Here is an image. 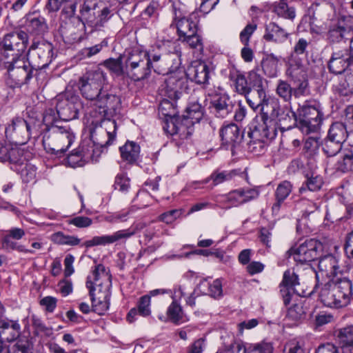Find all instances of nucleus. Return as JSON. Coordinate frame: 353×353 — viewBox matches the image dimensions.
<instances>
[{
    "mask_svg": "<svg viewBox=\"0 0 353 353\" xmlns=\"http://www.w3.org/2000/svg\"><path fill=\"white\" fill-rule=\"evenodd\" d=\"M323 285L319 298L325 306L339 308L350 303L352 294V284L350 279L345 277L327 279Z\"/></svg>",
    "mask_w": 353,
    "mask_h": 353,
    "instance_id": "1",
    "label": "nucleus"
},
{
    "mask_svg": "<svg viewBox=\"0 0 353 353\" xmlns=\"http://www.w3.org/2000/svg\"><path fill=\"white\" fill-rule=\"evenodd\" d=\"M29 37L23 30L6 34L0 41V62L10 64L13 61L25 57Z\"/></svg>",
    "mask_w": 353,
    "mask_h": 353,
    "instance_id": "2",
    "label": "nucleus"
},
{
    "mask_svg": "<svg viewBox=\"0 0 353 353\" xmlns=\"http://www.w3.org/2000/svg\"><path fill=\"white\" fill-rule=\"evenodd\" d=\"M74 139V134L70 127L52 125L44 132L42 143L48 153L59 155L65 153Z\"/></svg>",
    "mask_w": 353,
    "mask_h": 353,
    "instance_id": "3",
    "label": "nucleus"
},
{
    "mask_svg": "<svg viewBox=\"0 0 353 353\" xmlns=\"http://www.w3.org/2000/svg\"><path fill=\"white\" fill-rule=\"evenodd\" d=\"M106 74L100 69L89 70L79 77L78 88L83 98L94 101L105 88Z\"/></svg>",
    "mask_w": 353,
    "mask_h": 353,
    "instance_id": "4",
    "label": "nucleus"
},
{
    "mask_svg": "<svg viewBox=\"0 0 353 353\" xmlns=\"http://www.w3.org/2000/svg\"><path fill=\"white\" fill-rule=\"evenodd\" d=\"M250 141L248 143V150L255 155H259L265 151L269 141L276 136L275 123H259L255 124L248 132Z\"/></svg>",
    "mask_w": 353,
    "mask_h": 353,
    "instance_id": "5",
    "label": "nucleus"
},
{
    "mask_svg": "<svg viewBox=\"0 0 353 353\" xmlns=\"http://www.w3.org/2000/svg\"><path fill=\"white\" fill-rule=\"evenodd\" d=\"M312 263H310V268H312L316 275V283L314 290L310 292H316L320 286H323L327 279H334L339 269L338 261L332 254H326L319 258Z\"/></svg>",
    "mask_w": 353,
    "mask_h": 353,
    "instance_id": "6",
    "label": "nucleus"
},
{
    "mask_svg": "<svg viewBox=\"0 0 353 353\" xmlns=\"http://www.w3.org/2000/svg\"><path fill=\"white\" fill-rule=\"evenodd\" d=\"M52 51L53 46L51 43L34 40L26 54L27 61L35 70L46 68L52 60Z\"/></svg>",
    "mask_w": 353,
    "mask_h": 353,
    "instance_id": "7",
    "label": "nucleus"
},
{
    "mask_svg": "<svg viewBox=\"0 0 353 353\" xmlns=\"http://www.w3.org/2000/svg\"><path fill=\"white\" fill-rule=\"evenodd\" d=\"M56 108L59 119L70 121L78 117L80 110L83 108V103L78 95L67 91L57 96Z\"/></svg>",
    "mask_w": 353,
    "mask_h": 353,
    "instance_id": "8",
    "label": "nucleus"
},
{
    "mask_svg": "<svg viewBox=\"0 0 353 353\" xmlns=\"http://www.w3.org/2000/svg\"><path fill=\"white\" fill-rule=\"evenodd\" d=\"M246 101L250 107L254 110H256L260 108V114L256 116L255 118L256 124L259 123H268V121H270V123H275L274 119V110H272V112L270 113L269 108L270 104L268 100L266 99L265 91L263 88L256 89V90L251 91L248 94L245 95Z\"/></svg>",
    "mask_w": 353,
    "mask_h": 353,
    "instance_id": "9",
    "label": "nucleus"
},
{
    "mask_svg": "<svg viewBox=\"0 0 353 353\" xmlns=\"http://www.w3.org/2000/svg\"><path fill=\"white\" fill-rule=\"evenodd\" d=\"M3 65L7 69L9 77L18 85L27 83L32 78L35 70L31 64L25 60V57L14 60L10 64L4 63Z\"/></svg>",
    "mask_w": 353,
    "mask_h": 353,
    "instance_id": "10",
    "label": "nucleus"
},
{
    "mask_svg": "<svg viewBox=\"0 0 353 353\" xmlns=\"http://www.w3.org/2000/svg\"><path fill=\"white\" fill-rule=\"evenodd\" d=\"M187 79L181 72L170 73L161 85V94L171 100H177L187 90Z\"/></svg>",
    "mask_w": 353,
    "mask_h": 353,
    "instance_id": "11",
    "label": "nucleus"
},
{
    "mask_svg": "<svg viewBox=\"0 0 353 353\" xmlns=\"http://www.w3.org/2000/svg\"><path fill=\"white\" fill-rule=\"evenodd\" d=\"M259 191L256 188H240L223 196L221 203L226 208L238 207L257 199Z\"/></svg>",
    "mask_w": 353,
    "mask_h": 353,
    "instance_id": "12",
    "label": "nucleus"
},
{
    "mask_svg": "<svg viewBox=\"0 0 353 353\" xmlns=\"http://www.w3.org/2000/svg\"><path fill=\"white\" fill-rule=\"evenodd\" d=\"M99 113L103 117H111L119 113L121 102L119 96L108 91L105 88L94 100Z\"/></svg>",
    "mask_w": 353,
    "mask_h": 353,
    "instance_id": "13",
    "label": "nucleus"
},
{
    "mask_svg": "<svg viewBox=\"0 0 353 353\" xmlns=\"http://www.w3.org/2000/svg\"><path fill=\"white\" fill-rule=\"evenodd\" d=\"M353 63V37L350 42L349 50H336L332 55L328 67L332 73L341 74Z\"/></svg>",
    "mask_w": 353,
    "mask_h": 353,
    "instance_id": "14",
    "label": "nucleus"
},
{
    "mask_svg": "<svg viewBox=\"0 0 353 353\" xmlns=\"http://www.w3.org/2000/svg\"><path fill=\"white\" fill-rule=\"evenodd\" d=\"M26 120L17 117L11 121L5 130L6 137L14 144H25L30 139Z\"/></svg>",
    "mask_w": 353,
    "mask_h": 353,
    "instance_id": "15",
    "label": "nucleus"
},
{
    "mask_svg": "<svg viewBox=\"0 0 353 353\" xmlns=\"http://www.w3.org/2000/svg\"><path fill=\"white\" fill-rule=\"evenodd\" d=\"M86 287L89 289V294L91 296L92 311L99 315L104 314L110 305L109 285H105L103 290L99 289L98 293L95 294H94L93 283L88 278L86 281Z\"/></svg>",
    "mask_w": 353,
    "mask_h": 353,
    "instance_id": "16",
    "label": "nucleus"
},
{
    "mask_svg": "<svg viewBox=\"0 0 353 353\" xmlns=\"http://www.w3.org/2000/svg\"><path fill=\"white\" fill-rule=\"evenodd\" d=\"M324 119V114L320 103L316 101H313L312 104L310 103V133L314 132L316 134L314 137L310 136V148H317L319 146V139L321 138L320 132Z\"/></svg>",
    "mask_w": 353,
    "mask_h": 353,
    "instance_id": "17",
    "label": "nucleus"
},
{
    "mask_svg": "<svg viewBox=\"0 0 353 353\" xmlns=\"http://www.w3.org/2000/svg\"><path fill=\"white\" fill-rule=\"evenodd\" d=\"M135 234V230L131 228L121 230L110 235L95 236L90 240L85 241L82 245L87 248L112 244L122 239H127Z\"/></svg>",
    "mask_w": 353,
    "mask_h": 353,
    "instance_id": "18",
    "label": "nucleus"
},
{
    "mask_svg": "<svg viewBox=\"0 0 353 353\" xmlns=\"http://www.w3.org/2000/svg\"><path fill=\"white\" fill-rule=\"evenodd\" d=\"M6 234L2 239V246L8 250H17L23 253L33 254L34 251L25 248L24 245L19 244L15 241L21 239L25 235V230L19 228H12L6 230Z\"/></svg>",
    "mask_w": 353,
    "mask_h": 353,
    "instance_id": "19",
    "label": "nucleus"
},
{
    "mask_svg": "<svg viewBox=\"0 0 353 353\" xmlns=\"http://www.w3.org/2000/svg\"><path fill=\"white\" fill-rule=\"evenodd\" d=\"M212 112L216 117L225 118L232 112L233 104L228 95L219 93L211 98Z\"/></svg>",
    "mask_w": 353,
    "mask_h": 353,
    "instance_id": "20",
    "label": "nucleus"
},
{
    "mask_svg": "<svg viewBox=\"0 0 353 353\" xmlns=\"http://www.w3.org/2000/svg\"><path fill=\"white\" fill-rule=\"evenodd\" d=\"M186 76L197 84H205L208 83L210 78L209 66L204 61H194L188 66Z\"/></svg>",
    "mask_w": 353,
    "mask_h": 353,
    "instance_id": "21",
    "label": "nucleus"
},
{
    "mask_svg": "<svg viewBox=\"0 0 353 353\" xmlns=\"http://www.w3.org/2000/svg\"><path fill=\"white\" fill-rule=\"evenodd\" d=\"M353 33V17H347L339 21L336 28L329 31V38L332 42H341L351 37Z\"/></svg>",
    "mask_w": 353,
    "mask_h": 353,
    "instance_id": "22",
    "label": "nucleus"
},
{
    "mask_svg": "<svg viewBox=\"0 0 353 353\" xmlns=\"http://www.w3.org/2000/svg\"><path fill=\"white\" fill-rule=\"evenodd\" d=\"M21 334V325L17 320L8 318L0 319V340L11 342L15 341Z\"/></svg>",
    "mask_w": 353,
    "mask_h": 353,
    "instance_id": "23",
    "label": "nucleus"
},
{
    "mask_svg": "<svg viewBox=\"0 0 353 353\" xmlns=\"http://www.w3.org/2000/svg\"><path fill=\"white\" fill-rule=\"evenodd\" d=\"M219 134L222 143L232 148L240 143L243 139V134L235 123L223 125L219 130Z\"/></svg>",
    "mask_w": 353,
    "mask_h": 353,
    "instance_id": "24",
    "label": "nucleus"
},
{
    "mask_svg": "<svg viewBox=\"0 0 353 353\" xmlns=\"http://www.w3.org/2000/svg\"><path fill=\"white\" fill-rule=\"evenodd\" d=\"M81 0H48L46 6L49 12H57L63 7L62 12L67 17L71 18L75 15L77 5Z\"/></svg>",
    "mask_w": 353,
    "mask_h": 353,
    "instance_id": "25",
    "label": "nucleus"
},
{
    "mask_svg": "<svg viewBox=\"0 0 353 353\" xmlns=\"http://www.w3.org/2000/svg\"><path fill=\"white\" fill-rule=\"evenodd\" d=\"M301 241L288 250L285 254L288 258L292 256L297 265H307L309 261L308 240L305 239L303 242Z\"/></svg>",
    "mask_w": 353,
    "mask_h": 353,
    "instance_id": "26",
    "label": "nucleus"
},
{
    "mask_svg": "<svg viewBox=\"0 0 353 353\" xmlns=\"http://www.w3.org/2000/svg\"><path fill=\"white\" fill-rule=\"evenodd\" d=\"M26 27L30 34L36 35H43L48 30L46 19L34 14H29L26 16Z\"/></svg>",
    "mask_w": 353,
    "mask_h": 353,
    "instance_id": "27",
    "label": "nucleus"
},
{
    "mask_svg": "<svg viewBox=\"0 0 353 353\" xmlns=\"http://www.w3.org/2000/svg\"><path fill=\"white\" fill-rule=\"evenodd\" d=\"M236 174V171L234 170L223 171L216 170L211 174L210 177L201 181H194L190 185L193 188L197 189L200 188V185L206 184L211 180L212 181L213 185L215 186L223 182L232 180Z\"/></svg>",
    "mask_w": 353,
    "mask_h": 353,
    "instance_id": "28",
    "label": "nucleus"
},
{
    "mask_svg": "<svg viewBox=\"0 0 353 353\" xmlns=\"http://www.w3.org/2000/svg\"><path fill=\"white\" fill-rule=\"evenodd\" d=\"M150 59L125 68L126 75L134 81L148 78L150 75Z\"/></svg>",
    "mask_w": 353,
    "mask_h": 353,
    "instance_id": "29",
    "label": "nucleus"
},
{
    "mask_svg": "<svg viewBox=\"0 0 353 353\" xmlns=\"http://www.w3.org/2000/svg\"><path fill=\"white\" fill-rule=\"evenodd\" d=\"M335 336L343 353H353V325L336 330Z\"/></svg>",
    "mask_w": 353,
    "mask_h": 353,
    "instance_id": "30",
    "label": "nucleus"
},
{
    "mask_svg": "<svg viewBox=\"0 0 353 353\" xmlns=\"http://www.w3.org/2000/svg\"><path fill=\"white\" fill-rule=\"evenodd\" d=\"M292 70L296 81L299 82V85L294 90V96L299 97L307 92L308 87L307 71L303 64L300 62L296 63V68H292Z\"/></svg>",
    "mask_w": 353,
    "mask_h": 353,
    "instance_id": "31",
    "label": "nucleus"
},
{
    "mask_svg": "<svg viewBox=\"0 0 353 353\" xmlns=\"http://www.w3.org/2000/svg\"><path fill=\"white\" fill-rule=\"evenodd\" d=\"M292 190V185L288 181H283L278 185L274 194L276 202L272 207L274 213L279 211L282 203L290 195Z\"/></svg>",
    "mask_w": 353,
    "mask_h": 353,
    "instance_id": "32",
    "label": "nucleus"
},
{
    "mask_svg": "<svg viewBox=\"0 0 353 353\" xmlns=\"http://www.w3.org/2000/svg\"><path fill=\"white\" fill-rule=\"evenodd\" d=\"M305 164H308V157L304 156V160L302 158H299L293 160L289 167L288 172L290 173H295L297 172H301L305 176L306 180L303 183V185L300 188L299 192L303 193L306 192L309 189V174L305 170Z\"/></svg>",
    "mask_w": 353,
    "mask_h": 353,
    "instance_id": "33",
    "label": "nucleus"
},
{
    "mask_svg": "<svg viewBox=\"0 0 353 353\" xmlns=\"http://www.w3.org/2000/svg\"><path fill=\"white\" fill-rule=\"evenodd\" d=\"M288 34L275 23L271 22L266 26L263 38L268 41L282 43L288 38Z\"/></svg>",
    "mask_w": 353,
    "mask_h": 353,
    "instance_id": "34",
    "label": "nucleus"
},
{
    "mask_svg": "<svg viewBox=\"0 0 353 353\" xmlns=\"http://www.w3.org/2000/svg\"><path fill=\"white\" fill-rule=\"evenodd\" d=\"M15 144L10 147L8 162L12 165V169L22 167L26 161H28V152Z\"/></svg>",
    "mask_w": 353,
    "mask_h": 353,
    "instance_id": "35",
    "label": "nucleus"
},
{
    "mask_svg": "<svg viewBox=\"0 0 353 353\" xmlns=\"http://www.w3.org/2000/svg\"><path fill=\"white\" fill-rule=\"evenodd\" d=\"M120 152L123 160L133 163L139 157L140 146L134 141H128L124 145L120 147Z\"/></svg>",
    "mask_w": 353,
    "mask_h": 353,
    "instance_id": "36",
    "label": "nucleus"
},
{
    "mask_svg": "<svg viewBox=\"0 0 353 353\" xmlns=\"http://www.w3.org/2000/svg\"><path fill=\"white\" fill-rule=\"evenodd\" d=\"M342 143H339L336 140H332V139H328L325 141L324 143H321L319 141V146H322V152L326 154L327 157L334 156L341 151ZM319 148H315L314 147L310 148V157L312 155L314 156L316 154V150H319Z\"/></svg>",
    "mask_w": 353,
    "mask_h": 353,
    "instance_id": "37",
    "label": "nucleus"
},
{
    "mask_svg": "<svg viewBox=\"0 0 353 353\" xmlns=\"http://www.w3.org/2000/svg\"><path fill=\"white\" fill-rule=\"evenodd\" d=\"M97 3H91L89 0L85 1L79 10V19L88 26H91L94 17L97 14Z\"/></svg>",
    "mask_w": 353,
    "mask_h": 353,
    "instance_id": "38",
    "label": "nucleus"
},
{
    "mask_svg": "<svg viewBox=\"0 0 353 353\" xmlns=\"http://www.w3.org/2000/svg\"><path fill=\"white\" fill-rule=\"evenodd\" d=\"M336 171L345 173L353 171V152L345 149L340 153V159L335 165Z\"/></svg>",
    "mask_w": 353,
    "mask_h": 353,
    "instance_id": "39",
    "label": "nucleus"
},
{
    "mask_svg": "<svg viewBox=\"0 0 353 353\" xmlns=\"http://www.w3.org/2000/svg\"><path fill=\"white\" fill-rule=\"evenodd\" d=\"M174 22L179 39H182L183 37L190 34H194V32H197L196 23L188 18L175 19Z\"/></svg>",
    "mask_w": 353,
    "mask_h": 353,
    "instance_id": "40",
    "label": "nucleus"
},
{
    "mask_svg": "<svg viewBox=\"0 0 353 353\" xmlns=\"http://www.w3.org/2000/svg\"><path fill=\"white\" fill-rule=\"evenodd\" d=\"M148 57L150 62L149 64L150 72L153 69L158 74L166 72L170 65L169 63H166V54L161 55L160 54L148 52Z\"/></svg>",
    "mask_w": 353,
    "mask_h": 353,
    "instance_id": "41",
    "label": "nucleus"
},
{
    "mask_svg": "<svg viewBox=\"0 0 353 353\" xmlns=\"http://www.w3.org/2000/svg\"><path fill=\"white\" fill-rule=\"evenodd\" d=\"M230 79L234 82L236 91L243 95H247L251 92V88L249 86L247 79L245 75L236 71L230 74Z\"/></svg>",
    "mask_w": 353,
    "mask_h": 353,
    "instance_id": "42",
    "label": "nucleus"
},
{
    "mask_svg": "<svg viewBox=\"0 0 353 353\" xmlns=\"http://www.w3.org/2000/svg\"><path fill=\"white\" fill-rule=\"evenodd\" d=\"M125 60V68L134 63L142 62L149 59L148 52L146 50H140L139 48H134L128 51L126 54Z\"/></svg>",
    "mask_w": 353,
    "mask_h": 353,
    "instance_id": "43",
    "label": "nucleus"
},
{
    "mask_svg": "<svg viewBox=\"0 0 353 353\" xmlns=\"http://www.w3.org/2000/svg\"><path fill=\"white\" fill-rule=\"evenodd\" d=\"M90 156L82 150L77 149L67 157V163L72 168L83 166L88 161Z\"/></svg>",
    "mask_w": 353,
    "mask_h": 353,
    "instance_id": "44",
    "label": "nucleus"
},
{
    "mask_svg": "<svg viewBox=\"0 0 353 353\" xmlns=\"http://www.w3.org/2000/svg\"><path fill=\"white\" fill-rule=\"evenodd\" d=\"M328 137L343 143L347 137V131L345 125L341 122L332 123L328 132Z\"/></svg>",
    "mask_w": 353,
    "mask_h": 353,
    "instance_id": "45",
    "label": "nucleus"
},
{
    "mask_svg": "<svg viewBox=\"0 0 353 353\" xmlns=\"http://www.w3.org/2000/svg\"><path fill=\"white\" fill-rule=\"evenodd\" d=\"M112 16V11L108 7H104L101 10H97L90 27L95 30L103 28Z\"/></svg>",
    "mask_w": 353,
    "mask_h": 353,
    "instance_id": "46",
    "label": "nucleus"
},
{
    "mask_svg": "<svg viewBox=\"0 0 353 353\" xmlns=\"http://www.w3.org/2000/svg\"><path fill=\"white\" fill-rule=\"evenodd\" d=\"M14 170L19 172L23 182L29 183L34 180L36 177V167L31 163L26 161L22 167L14 168Z\"/></svg>",
    "mask_w": 353,
    "mask_h": 353,
    "instance_id": "47",
    "label": "nucleus"
},
{
    "mask_svg": "<svg viewBox=\"0 0 353 353\" xmlns=\"http://www.w3.org/2000/svg\"><path fill=\"white\" fill-rule=\"evenodd\" d=\"M92 276H93V281L90 279L96 285H97L99 288H101L102 285V282H100V280L102 279L103 281H105L107 282L106 285H109L110 283V276L108 274V273L105 271V267L99 264L95 267V269L92 272ZM90 278V276L88 277Z\"/></svg>",
    "mask_w": 353,
    "mask_h": 353,
    "instance_id": "48",
    "label": "nucleus"
},
{
    "mask_svg": "<svg viewBox=\"0 0 353 353\" xmlns=\"http://www.w3.org/2000/svg\"><path fill=\"white\" fill-rule=\"evenodd\" d=\"M167 315L170 320L174 323L179 324L184 321L182 308L176 300H173L168 307Z\"/></svg>",
    "mask_w": 353,
    "mask_h": 353,
    "instance_id": "49",
    "label": "nucleus"
},
{
    "mask_svg": "<svg viewBox=\"0 0 353 353\" xmlns=\"http://www.w3.org/2000/svg\"><path fill=\"white\" fill-rule=\"evenodd\" d=\"M245 353H272L273 346L270 343L260 342L256 343H245Z\"/></svg>",
    "mask_w": 353,
    "mask_h": 353,
    "instance_id": "50",
    "label": "nucleus"
},
{
    "mask_svg": "<svg viewBox=\"0 0 353 353\" xmlns=\"http://www.w3.org/2000/svg\"><path fill=\"white\" fill-rule=\"evenodd\" d=\"M273 11L277 15L285 19H292L295 17V11L293 8H289L285 0H281L279 2L273 5Z\"/></svg>",
    "mask_w": 353,
    "mask_h": 353,
    "instance_id": "51",
    "label": "nucleus"
},
{
    "mask_svg": "<svg viewBox=\"0 0 353 353\" xmlns=\"http://www.w3.org/2000/svg\"><path fill=\"white\" fill-rule=\"evenodd\" d=\"M326 245L321 241L310 239V262H315L319 258L324 256Z\"/></svg>",
    "mask_w": 353,
    "mask_h": 353,
    "instance_id": "52",
    "label": "nucleus"
},
{
    "mask_svg": "<svg viewBox=\"0 0 353 353\" xmlns=\"http://www.w3.org/2000/svg\"><path fill=\"white\" fill-rule=\"evenodd\" d=\"M307 47V42L304 39H300L298 42L295 44L294 47V51L291 55V59H290V65L292 68H296V63L302 62L299 60L296 59V57L299 55L304 54L306 48Z\"/></svg>",
    "mask_w": 353,
    "mask_h": 353,
    "instance_id": "53",
    "label": "nucleus"
},
{
    "mask_svg": "<svg viewBox=\"0 0 353 353\" xmlns=\"http://www.w3.org/2000/svg\"><path fill=\"white\" fill-rule=\"evenodd\" d=\"M172 101L163 99L160 103L159 109L165 118L174 117L177 114L176 100Z\"/></svg>",
    "mask_w": 353,
    "mask_h": 353,
    "instance_id": "54",
    "label": "nucleus"
},
{
    "mask_svg": "<svg viewBox=\"0 0 353 353\" xmlns=\"http://www.w3.org/2000/svg\"><path fill=\"white\" fill-rule=\"evenodd\" d=\"M276 92L279 97L284 101L288 102L292 99L293 89L287 81L279 80L277 83Z\"/></svg>",
    "mask_w": 353,
    "mask_h": 353,
    "instance_id": "55",
    "label": "nucleus"
},
{
    "mask_svg": "<svg viewBox=\"0 0 353 353\" xmlns=\"http://www.w3.org/2000/svg\"><path fill=\"white\" fill-rule=\"evenodd\" d=\"M176 133L181 139H185L192 134V122L188 119H180L177 126Z\"/></svg>",
    "mask_w": 353,
    "mask_h": 353,
    "instance_id": "56",
    "label": "nucleus"
},
{
    "mask_svg": "<svg viewBox=\"0 0 353 353\" xmlns=\"http://www.w3.org/2000/svg\"><path fill=\"white\" fill-rule=\"evenodd\" d=\"M339 90L340 94L343 96L353 94V72L347 74L344 79L341 80Z\"/></svg>",
    "mask_w": 353,
    "mask_h": 353,
    "instance_id": "57",
    "label": "nucleus"
},
{
    "mask_svg": "<svg viewBox=\"0 0 353 353\" xmlns=\"http://www.w3.org/2000/svg\"><path fill=\"white\" fill-rule=\"evenodd\" d=\"M26 123L28 124L27 127H28V130L30 132V138L33 137L34 139L39 137V136L41 134L43 131V134L44 133V129H41V127H44L43 123L38 119L29 118L26 120Z\"/></svg>",
    "mask_w": 353,
    "mask_h": 353,
    "instance_id": "58",
    "label": "nucleus"
},
{
    "mask_svg": "<svg viewBox=\"0 0 353 353\" xmlns=\"http://www.w3.org/2000/svg\"><path fill=\"white\" fill-rule=\"evenodd\" d=\"M103 65L117 76H121L125 74V67L123 68L120 58L107 59L104 61Z\"/></svg>",
    "mask_w": 353,
    "mask_h": 353,
    "instance_id": "59",
    "label": "nucleus"
},
{
    "mask_svg": "<svg viewBox=\"0 0 353 353\" xmlns=\"http://www.w3.org/2000/svg\"><path fill=\"white\" fill-rule=\"evenodd\" d=\"M59 118V115L57 108L56 110L51 108L46 109L43 117V125L45 127L44 132L50 126L55 125L54 123Z\"/></svg>",
    "mask_w": 353,
    "mask_h": 353,
    "instance_id": "60",
    "label": "nucleus"
},
{
    "mask_svg": "<svg viewBox=\"0 0 353 353\" xmlns=\"http://www.w3.org/2000/svg\"><path fill=\"white\" fill-rule=\"evenodd\" d=\"M105 118L106 119L103 121V125L108 137L105 145H110L115 139L117 126L114 120H111L110 117Z\"/></svg>",
    "mask_w": 353,
    "mask_h": 353,
    "instance_id": "61",
    "label": "nucleus"
},
{
    "mask_svg": "<svg viewBox=\"0 0 353 353\" xmlns=\"http://www.w3.org/2000/svg\"><path fill=\"white\" fill-rule=\"evenodd\" d=\"M114 187L123 193H126L130 188V179L125 174H119L115 177Z\"/></svg>",
    "mask_w": 353,
    "mask_h": 353,
    "instance_id": "62",
    "label": "nucleus"
},
{
    "mask_svg": "<svg viewBox=\"0 0 353 353\" xmlns=\"http://www.w3.org/2000/svg\"><path fill=\"white\" fill-rule=\"evenodd\" d=\"M298 276L291 272L290 270H286L283 274V281L280 285L281 287L293 288L299 285Z\"/></svg>",
    "mask_w": 353,
    "mask_h": 353,
    "instance_id": "63",
    "label": "nucleus"
},
{
    "mask_svg": "<svg viewBox=\"0 0 353 353\" xmlns=\"http://www.w3.org/2000/svg\"><path fill=\"white\" fill-rule=\"evenodd\" d=\"M179 121L180 118L176 116L165 118V121L163 126L164 131L170 135H175L177 132L176 129Z\"/></svg>",
    "mask_w": 353,
    "mask_h": 353,
    "instance_id": "64",
    "label": "nucleus"
}]
</instances>
